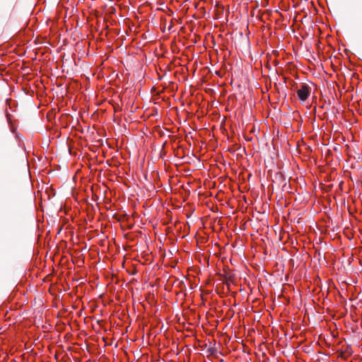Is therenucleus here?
I'll list each match as a JSON object with an SVG mask.
<instances>
[{
  "instance_id": "1",
  "label": "nucleus",
  "mask_w": 362,
  "mask_h": 362,
  "mask_svg": "<svg viewBox=\"0 0 362 362\" xmlns=\"http://www.w3.org/2000/svg\"><path fill=\"white\" fill-rule=\"evenodd\" d=\"M297 95L299 99L305 101L310 95V87L308 85H303L297 90Z\"/></svg>"
}]
</instances>
